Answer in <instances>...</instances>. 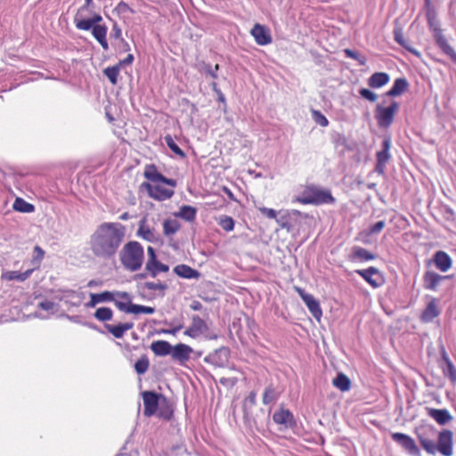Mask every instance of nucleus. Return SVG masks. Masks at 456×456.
Listing matches in <instances>:
<instances>
[{
	"mask_svg": "<svg viewBox=\"0 0 456 456\" xmlns=\"http://www.w3.org/2000/svg\"><path fill=\"white\" fill-rule=\"evenodd\" d=\"M332 384L335 387L339 389L342 392L348 391L351 387V381L349 378L344 374L339 372L337 377L332 380Z\"/></svg>",
	"mask_w": 456,
	"mask_h": 456,
	"instance_id": "nucleus-37",
	"label": "nucleus"
},
{
	"mask_svg": "<svg viewBox=\"0 0 456 456\" xmlns=\"http://www.w3.org/2000/svg\"><path fill=\"white\" fill-rule=\"evenodd\" d=\"M119 259L124 268L130 272L141 269L144 260V250L138 241L126 243L119 252Z\"/></svg>",
	"mask_w": 456,
	"mask_h": 456,
	"instance_id": "nucleus-3",
	"label": "nucleus"
},
{
	"mask_svg": "<svg viewBox=\"0 0 456 456\" xmlns=\"http://www.w3.org/2000/svg\"><path fill=\"white\" fill-rule=\"evenodd\" d=\"M136 235L148 242H158L160 239V234L155 227L154 220H148L143 217L139 222Z\"/></svg>",
	"mask_w": 456,
	"mask_h": 456,
	"instance_id": "nucleus-7",
	"label": "nucleus"
},
{
	"mask_svg": "<svg viewBox=\"0 0 456 456\" xmlns=\"http://www.w3.org/2000/svg\"><path fill=\"white\" fill-rule=\"evenodd\" d=\"M298 292L302 300L306 305L308 310L311 312L314 317L320 318L322 313L319 302L311 294L305 293L301 289H298Z\"/></svg>",
	"mask_w": 456,
	"mask_h": 456,
	"instance_id": "nucleus-27",
	"label": "nucleus"
},
{
	"mask_svg": "<svg viewBox=\"0 0 456 456\" xmlns=\"http://www.w3.org/2000/svg\"><path fill=\"white\" fill-rule=\"evenodd\" d=\"M394 39L395 41L399 44L401 46L408 50L410 53H412L414 54H419L418 51L411 47L409 40H407L404 36L403 29L399 27L395 28L394 29Z\"/></svg>",
	"mask_w": 456,
	"mask_h": 456,
	"instance_id": "nucleus-36",
	"label": "nucleus"
},
{
	"mask_svg": "<svg viewBox=\"0 0 456 456\" xmlns=\"http://www.w3.org/2000/svg\"><path fill=\"white\" fill-rule=\"evenodd\" d=\"M142 185L147 189L151 198L159 201L168 200L172 198L175 193L173 190L167 189L161 185H152L149 183H143Z\"/></svg>",
	"mask_w": 456,
	"mask_h": 456,
	"instance_id": "nucleus-11",
	"label": "nucleus"
},
{
	"mask_svg": "<svg viewBox=\"0 0 456 456\" xmlns=\"http://www.w3.org/2000/svg\"><path fill=\"white\" fill-rule=\"evenodd\" d=\"M376 256L364 248L354 246L348 256V260L353 263H362L374 260Z\"/></svg>",
	"mask_w": 456,
	"mask_h": 456,
	"instance_id": "nucleus-21",
	"label": "nucleus"
},
{
	"mask_svg": "<svg viewBox=\"0 0 456 456\" xmlns=\"http://www.w3.org/2000/svg\"><path fill=\"white\" fill-rule=\"evenodd\" d=\"M81 12H77L75 16L74 22L77 28L80 30H93L94 24L91 20V19H82L80 18Z\"/></svg>",
	"mask_w": 456,
	"mask_h": 456,
	"instance_id": "nucleus-42",
	"label": "nucleus"
},
{
	"mask_svg": "<svg viewBox=\"0 0 456 456\" xmlns=\"http://www.w3.org/2000/svg\"><path fill=\"white\" fill-rule=\"evenodd\" d=\"M174 272L182 278L185 279H198L200 276L199 271L190 267L186 265H178L174 268Z\"/></svg>",
	"mask_w": 456,
	"mask_h": 456,
	"instance_id": "nucleus-31",
	"label": "nucleus"
},
{
	"mask_svg": "<svg viewBox=\"0 0 456 456\" xmlns=\"http://www.w3.org/2000/svg\"><path fill=\"white\" fill-rule=\"evenodd\" d=\"M81 12H77L75 16L74 22L77 28L80 30H93L94 24L91 20V19H82L80 18Z\"/></svg>",
	"mask_w": 456,
	"mask_h": 456,
	"instance_id": "nucleus-41",
	"label": "nucleus"
},
{
	"mask_svg": "<svg viewBox=\"0 0 456 456\" xmlns=\"http://www.w3.org/2000/svg\"><path fill=\"white\" fill-rule=\"evenodd\" d=\"M125 236V228L119 223H103L90 237V248L100 258L109 259L116 255Z\"/></svg>",
	"mask_w": 456,
	"mask_h": 456,
	"instance_id": "nucleus-1",
	"label": "nucleus"
},
{
	"mask_svg": "<svg viewBox=\"0 0 456 456\" xmlns=\"http://www.w3.org/2000/svg\"><path fill=\"white\" fill-rule=\"evenodd\" d=\"M99 304L106 303V302H114L116 305L117 302H125L130 304V294L126 291H103L102 293L95 294Z\"/></svg>",
	"mask_w": 456,
	"mask_h": 456,
	"instance_id": "nucleus-10",
	"label": "nucleus"
},
{
	"mask_svg": "<svg viewBox=\"0 0 456 456\" xmlns=\"http://www.w3.org/2000/svg\"><path fill=\"white\" fill-rule=\"evenodd\" d=\"M165 142L167 147L177 156L183 159L186 157L184 151L177 145L173 137L170 134H167L164 137Z\"/></svg>",
	"mask_w": 456,
	"mask_h": 456,
	"instance_id": "nucleus-44",
	"label": "nucleus"
},
{
	"mask_svg": "<svg viewBox=\"0 0 456 456\" xmlns=\"http://www.w3.org/2000/svg\"><path fill=\"white\" fill-rule=\"evenodd\" d=\"M147 252H148V260L147 262H153L155 259H157V256H156V253H155V250L152 247H148L147 248Z\"/></svg>",
	"mask_w": 456,
	"mask_h": 456,
	"instance_id": "nucleus-61",
	"label": "nucleus"
},
{
	"mask_svg": "<svg viewBox=\"0 0 456 456\" xmlns=\"http://www.w3.org/2000/svg\"><path fill=\"white\" fill-rule=\"evenodd\" d=\"M184 335L196 338L204 335L205 338L213 340L217 338V335L209 330L207 322L199 315L191 317V326L184 331Z\"/></svg>",
	"mask_w": 456,
	"mask_h": 456,
	"instance_id": "nucleus-5",
	"label": "nucleus"
},
{
	"mask_svg": "<svg viewBox=\"0 0 456 456\" xmlns=\"http://www.w3.org/2000/svg\"><path fill=\"white\" fill-rule=\"evenodd\" d=\"M359 94H360V95L362 98H364V99H366V100H368V101H370L371 102H376L377 98H378V96H377V94L375 93H373L372 91H370V90H369L367 88L360 89L359 90Z\"/></svg>",
	"mask_w": 456,
	"mask_h": 456,
	"instance_id": "nucleus-54",
	"label": "nucleus"
},
{
	"mask_svg": "<svg viewBox=\"0 0 456 456\" xmlns=\"http://www.w3.org/2000/svg\"><path fill=\"white\" fill-rule=\"evenodd\" d=\"M144 176L147 180L153 183L161 182L172 187H175L176 185L175 180L165 177L157 170L154 165H149L146 167L144 171Z\"/></svg>",
	"mask_w": 456,
	"mask_h": 456,
	"instance_id": "nucleus-19",
	"label": "nucleus"
},
{
	"mask_svg": "<svg viewBox=\"0 0 456 456\" xmlns=\"http://www.w3.org/2000/svg\"><path fill=\"white\" fill-rule=\"evenodd\" d=\"M435 38L439 48L448 56H450L451 60L456 64V52L454 49L449 45L445 37L442 34V30L440 28L435 29Z\"/></svg>",
	"mask_w": 456,
	"mask_h": 456,
	"instance_id": "nucleus-24",
	"label": "nucleus"
},
{
	"mask_svg": "<svg viewBox=\"0 0 456 456\" xmlns=\"http://www.w3.org/2000/svg\"><path fill=\"white\" fill-rule=\"evenodd\" d=\"M197 209L191 206L183 205L179 211L175 213L176 217H180L187 222H192L196 218Z\"/></svg>",
	"mask_w": 456,
	"mask_h": 456,
	"instance_id": "nucleus-35",
	"label": "nucleus"
},
{
	"mask_svg": "<svg viewBox=\"0 0 456 456\" xmlns=\"http://www.w3.org/2000/svg\"><path fill=\"white\" fill-rule=\"evenodd\" d=\"M13 209L20 213H31L35 210V208L23 199L17 198L13 203Z\"/></svg>",
	"mask_w": 456,
	"mask_h": 456,
	"instance_id": "nucleus-40",
	"label": "nucleus"
},
{
	"mask_svg": "<svg viewBox=\"0 0 456 456\" xmlns=\"http://www.w3.org/2000/svg\"><path fill=\"white\" fill-rule=\"evenodd\" d=\"M181 228L180 223L175 219H166L163 223V232L166 236H171Z\"/></svg>",
	"mask_w": 456,
	"mask_h": 456,
	"instance_id": "nucleus-39",
	"label": "nucleus"
},
{
	"mask_svg": "<svg viewBox=\"0 0 456 456\" xmlns=\"http://www.w3.org/2000/svg\"><path fill=\"white\" fill-rule=\"evenodd\" d=\"M344 53H345V55L347 58H351V59L356 60L359 62V64H361V65H364L365 62H366V59L364 57L361 56L355 51H353L351 49L346 48V49L344 50Z\"/></svg>",
	"mask_w": 456,
	"mask_h": 456,
	"instance_id": "nucleus-53",
	"label": "nucleus"
},
{
	"mask_svg": "<svg viewBox=\"0 0 456 456\" xmlns=\"http://www.w3.org/2000/svg\"><path fill=\"white\" fill-rule=\"evenodd\" d=\"M145 269L148 271L150 275L154 278L159 273L168 272L169 266L160 263L158 259H155L153 262H146Z\"/></svg>",
	"mask_w": 456,
	"mask_h": 456,
	"instance_id": "nucleus-33",
	"label": "nucleus"
},
{
	"mask_svg": "<svg viewBox=\"0 0 456 456\" xmlns=\"http://www.w3.org/2000/svg\"><path fill=\"white\" fill-rule=\"evenodd\" d=\"M297 201L302 204H325L334 203L335 199L328 190H322L318 188H310L309 191L305 193L302 197H298Z\"/></svg>",
	"mask_w": 456,
	"mask_h": 456,
	"instance_id": "nucleus-4",
	"label": "nucleus"
},
{
	"mask_svg": "<svg viewBox=\"0 0 456 456\" xmlns=\"http://www.w3.org/2000/svg\"><path fill=\"white\" fill-rule=\"evenodd\" d=\"M142 289H146L149 290H159L160 291V295L163 297L165 295V291L167 289V285L165 282H153L147 281L142 286Z\"/></svg>",
	"mask_w": 456,
	"mask_h": 456,
	"instance_id": "nucleus-46",
	"label": "nucleus"
},
{
	"mask_svg": "<svg viewBox=\"0 0 456 456\" xmlns=\"http://www.w3.org/2000/svg\"><path fill=\"white\" fill-rule=\"evenodd\" d=\"M277 394L273 387L269 386L265 389L263 395V403L267 405L271 403H273L277 400Z\"/></svg>",
	"mask_w": 456,
	"mask_h": 456,
	"instance_id": "nucleus-47",
	"label": "nucleus"
},
{
	"mask_svg": "<svg viewBox=\"0 0 456 456\" xmlns=\"http://www.w3.org/2000/svg\"><path fill=\"white\" fill-rule=\"evenodd\" d=\"M192 352L193 349L190 346L179 343L175 346H172L171 357L180 364H184L191 358Z\"/></svg>",
	"mask_w": 456,
	"mask_h": 456,
	"instance_id": "nucleus-17",
	"label": "nucleus"
},
{
	"mask_svg": "<svg viewBox=\"0 0 456 456\" xmlns=\"http://www.w3.org/2000/svg\"><path fill=\"white\" fill-rule=\"evenodd\" d=\"M438 304L439 300L437 298H431L421 314L420 319L423 322H431L441 314V309L439 308Z\"/></svg>",
	"mask_w": 456,
	"mask_h": 456,
	"instance_id": "nucleus-23",
	"label": "nucleus"
},
{
	"mask_svg": "<svg viewBox=\"0 0 456 456\" xmlns=\"http://www.w3.org/2000/svg\"><path fill=\"white\" fill-rule=\"evenodd\" d=\"M149 359L146 355H142L135 363L134 370L135 371L142 375L144 374L149 369Z\"/></svg>",
	"mask_w": 456,
	"mask_h": 456,
	"instance_id": "nucleus-48",
	"label": "nucleus"
},
{
	"mask_svg": "<svg viewBox=\"0 0 456 456\" xmlns=\"http://www.w3.org/2000/svg\"><path fill=\"white\" fill-rule=\"evenodd\" d=\"M34 252L36 254L35 258L39 261L42 260V258L44 257L45 252L39 246H36L34 248Z\"/></svg>",
	"mask_w": 456,
	"mask_h": 456,
	"instance_id": "nucleus-62",
	"label": "nucleus"
},
{
	"mask_svg": "<svg viewBox=\"0 0 456 456\" xmlns=\"http://www.w3.org/2000/svg\"><path fill=\"white\" fill-rule=\"evenodd\" d=\"M151 349L156 356L171 355L172 346L166 340H157L151 344Z\"/></svg>",
	"mask_w": 456,
	"mask_h": 456,
	"instance_id": "nucleus-28",
	"label": "nucleus"
},
{
	"mask_svg": "<svg viewBox=\"0 0 456 456\" xmlns=\"http://www.w3.org/2000/svg\"><path fill=\"white\" fill-rule=\"evenodd\" d=\"M90 19L94 25H99L98 23L102 20V17L99 13H94Z\"/></svg>",
	"mask_w": 456,
	"mask_h": 456,
	"instance_id": "nucleus-64",
	"label": "nucleus"
},
{
	"mask_svg": "<svg viewBox=\"0 0 456 456\" xmlns=\"http://www.w3.org/2000/svg\"><path fill=\"white\" fill-rule=\"evenodd\" d=\"M432 261L436 269L442 273L447 272L452 265V257L443 250L436 251L433 256Z\"/></svg>",
	"mask_w": 456,
	"mask_h": 456,
	"instance_id": "nucleus-22",
	"label": "nucleus"
},
{
	"mask_svg": "<svg viewBox=\"0 0 456 456\" xmlns=\"http://www.w3.org/2000/svg\"><path fill=\"white\" fill-rule=\"evenodd\" d=\"M426 411L427 414L441 426H444L453 419L452 415L447 409L426 407Z\"/></svg>",
	"mask_w": 456,
	"mask_h": 456,
	"instance_id": "nucleus-20",
	"label": "nucleus"
},
{
	"mask_svg": "<svg viewBox=\"0 0 456 456\" xmlns=\"http://www.w3.org/2000/svg\"><path fill=\"white\" fill-rule=\"evenodd\" d=\"M134 327L133 322L119 323L118 325L106 324L105 328L112 334L116 338H121L125 332L131 330Z\"/></svg>",
	"mask_w": 456,
	"mask_h": 456,
	"instance_id": "nucleus-30",
	"label": "nucleus"
},
{
	"mask_svg": "<svg viewBox=\"0 0 456 456\" xmlns=\"http://www.w3.org/2000/svg\"><path fill=\"white\" fill-rule=\"evenodd\" d=\"M219 69V65L216 64L215 66V69H212V67L210 65H207L206 68H205V71L206 73H208L211 77L213 78H216L217 77V74H216V70H218Z\"/></svg>",
	"mask_w": 456,
	"mask_h": 456,
	"instance_id": "nucleus-59",
	"label": "nucleus"
},
{
	"mask_svg": "<svg viewBox=\"0 0 456 456\" xmlns=\"http://www.w3.org/2000/svg\"><path fill=\"white\" fill-rule=\"evenodd\" d=\"M398 110L399 103L395 101H393L387 107H382L378 104L375 110V118L377 119L379 126L385 128L390 126Z\"/></svg>",
	"mask_w": 456,
	"mask_h": 456,
	"instance_id": "nucleus-6",
	"label": "nucleus"
},
{
	"mask_svg": "<svg viewBox=\"0 0 456 456\" xmlns=\"http://www.w3.org/2000/svg\"><path fill=\"white\" fill-rule=\"evenodd\" d=\"M442 357L443 360L446 363V368L444 369L443 372L444 374L449 378L451 382L456 384V368L452 362L450 360L447 353L444 351V349L442 352Z\"/></svg>",
	"mask_w": 456,
	"mask_h": 456,
	"instance_id": "nucleus-34",
	"label": "nucleus"
},
{
	"mask_svg": "<svg viewBox=\"0 0 456 456\" xmlns=\"http://www.w3.org/2000/svg\"><path fill=\"white\" fill-rule=\"evenodd\" d=\"M391 437L394 442L399 444L408 454L411 456H420L421 452L417 446L414 439L403 433H392Z\"/></svg>",
	"mask_w": 456,
	"mask_h": 456,
	"instance_id": "nucleus-8",
	"label": "nucleus"
},
{
	"mask_svg": "<svg viewBox=\"0 0 456 456\" xmlns=\"http://www.w3.org/2000/svg\"><path fill=\"white\" fill-rule=\"evenodd\" d=\"M385 227V221H379L369 228V234L379 233Z\"/></svg>",
	"mask_w": 456,
	"mask_h": 456,
	"instance_id": "nucleus-56",
	"label": "nucleus"
},
{
	"mask_svg": "<svg viewBox=\"0 0 456 456\" xmlns=\"http://www.w3.org/2000/svg\"><path fill=\"white\" fill-rule=\"evenodd\" d=\"M389 82V75L386 72H376L372 74L369 80L368 85L372 88H379Z\"/></svg>",
	"mask_w": 456,
	"mask_h": 456,
	"instance_id": "nucleus-32",
	"label": "nucleus"
},
{
	"mask_svg": "<svg viewBox=\"0 0 456 456\" xmlns=\"http://www.w3.org/2000/svg\"><path fill=\"white\" fill-rule=\"evenodd\" d=\"M142 395L144 404L143 414L147 417L154 415L158 410L160 395L151 391H145Z\"/></svg>",
	"mask_w": 456,
	"mask_h": 456,
	"instance_id": "nucleus-12",
	"label": "nucleus"
},
{
	"mask_svg": "<svg viewBox=\"0 0 456 456\" xmlns=\"http://www.w3.org/2000/svg\"><path fill=\"white\" fill-rule=\"evenodd\" d=\"M218 224L225 232H231L234 229V221L231 216H220Z\"/></svg>",
	"mask_w": 456,
	"mask_h": 456,
	"instance_id": "nucleus-49",
	"label": "nucleus"
},
{
	"mask_svg": "<svg viewBox=\"0 0 456 456\" xmlns=\"http://www.w3.org/2000/svg\"><path fill=\"white\" fill-rule=\"evenodd\" d=\"M38 307L44 311L48 312L49 314H54L57 311V305L55 303L44 300L38 304Z\"/></svg>",
	"mask_w": 456,
	"mask_h": 456,
	"instance_id": "nucleus-52",
	"label": "nucleus"
},
{
	"mask_svg": "<svg viewBox=\"0 0 456 456\" xmlns=\"http://www.w3.org/2000/svg\"><path fill=\"white\" fill-rule=\"evenodd\" d=\"M250 34L254 37L256 43L259 45H266L272 43V36L269 29L258 23L255 24L251 28Z\"/></svg>",
	"mask_w": 456,
	"mask_h": 456,
	"instance_id": "nucleus-18",
	"label": "nucleus"
},
{
	"mask_svg": "<svg viewBox=\"0 0 456 456\" xmlns=\"http://www.w3.org/2000/svg\"><path fill=\"white\" fill-rule=\"evenodd\" d=\"M61 292L60 300L73 306L80 305L85 298L84 293L76 290L65 289Z\"/></svg>",
	"mask_w": 456,
	"mask_h": 456,
	"instance_id": "nucleus-26",
	"label": "nucleus"
},
{
	"mask_svg": "<svg viewBox=\"0 0 456 456\" xmlns=\"http://www.w3.org/2000/svg\"><path fill=\"white\" fill-rule=\"evenodd\" d=\"M117 308L124 313L126 314H151L155 312L154 307L151 306H145L141 305H134L132 303V298L130 297V304L126 301L125 302H117L116 303Z\"/></svg>",
	"mask_w": 456,
	"mask_h": 456,
	"instance_id": "nucleus-13",
	"label": "nucleus"
},
{
	"mask_svg": "<svg viewBox=\"0 0 456 456\" xmlns=\"http://www.w3.org/2000/svg\"><path fill=\"white\" fill-rule=\"evenodd\" d=\"M134 55L130 53L124 60L120 61L118 65H119V67L122 65H129L134 61Z\"/></svg>",
	"mask_w": 456,
	"mask_h": 456,
	"instance_id": "nucleus-63",
	"label": "nucleus"
},
{
	"mask_svg": "<svg viewBox=\"0 0 456 456\" xmlns=\"http://www.w3.org/2000/svg\"><path fill=\"white\" fill-rule=\"evenodd\" d=\"M33 270H27L23 273H19L17 271H9L3 274V278L7 281H14L17 280L19 281H26L32 273Z\"/></svg>",
	"mask_w": 456,
	"mask_h": 456,
	"instance_id": "nucleus-38",
	"label": "nucleus"
},
{
	"mask_svg": "<svg viewBox=\"0 0 456 456\" xmlns=\"http://www.w3.org/2000/svg\"><path fill=\"white\" fill-rule=\"evenodd\" d=\"M355 273L364 279L372 288H378L383 282L382 276L376 267L370 266L367 269L356 270Z\"/></svg>",
	"mask_w": 456,
	"mask_h": 456,
	"instance_id": "nucleus-14",
	"label": "nucleus"
},
{
	"mask_svg": "<svg viewBox=\"0 0 456 456\" xmlns=\"http://www.w3.org/2000/svg\"><path fill=\"white\" fill-rule=\"evenodd\" d=\"M273 421L283 427V428H292L296 426V420L292 412L288 409L281 408L275 411L273 416Z\"/></svg>",
	"mask_w": 456,
	"mask_h": 456,
	"instance_id": "nucleus-15",
	"label": "nucleus"
},
{
	"mask_svg": "<svg viewBox=\"0 0 456 456\" xmlns=\"http://www.w3.org/2000/svg\"><path fill=\"white\" fill-rule=\"evenodd\" d=\"M115 10L119 13V14H125L126 12H134V11L130 8V6L125 3V2H120L115 8Z\"/></svg>",
	"mask_w": 456,
	"mask_h": 456,
	"instance_id": "nucleus-57",
	"label": "nucleus"
},
{
	"mask_svg": "<svg viewBox=\"0 0 456 456\" xmlns=\"http://www.w3.org/2000/svg\"><path fill=\"white\" fill-rule=\"evenodd\" d=\"M119 65H115L104 69L103 73L112 85H116L118 82V76L119 74Z\"/></svg>",
	"mask_w": 456,
	"mask_h": 456,
	"instance_id": "nucleus-45",
	"label": "nucleus"
},
{
	"mask_svg": "<svg viewBox=\"0 0 456 456\" xmlns=\"http://www.w3.org/2000/svg\"><path fill=\"white\" fill-rule=\"evenodd\" d=\"M297 216L307 218L309 216L307 214H303L298 210L293 209L290 211H286L285 214L276 217L275 221L281 228L286 229L288 232H289L292 226L289 220L291 218H297Z\"/></svg>",
	"mask_w": 456,
	"mask_h": 456,
	"instance_id": "nucleus-25",
	"label": "nucleus"
},
{
	"mask_svg": "<svg viewBox=\"0 0 456 456\" xmlns=\"http://www.w3.org/2000/svg\"><path fill=\"white\" fill-rule=\"evenodd\" d=\"M94 316L100 322H107L112 319L113 312L110 307H100L94 312Z\"/></svg>",
	"mask_w": 456,
	"mask_h": 456,
	"instance_id": "nucleus-43",
	"label": "nucleus"
},
{
	"mask_svg": "<svg viewBox=\"0 0 456 456\" xmlns=\"http://www.w3.org/2000/svg\"><path fill=\"white\" fill-rule=\"evenodd\" d=\"M390 147V138H385L382 142V150L378 151L376 154L377 164L375 170L380 175L384 174L386 165L391 158V155L389 153Z\"/></svg>",
	"mask_w": 456,
	"mask_h": 456,
	"instance_id": "nucleus-9",
	"label": "nucleus"
},
{
	"mask_svg": "<svg viewBox=\"0 0 456 456\" xmlns=\"http://www.w3.org/2000/svg\"><path fill=\"white\" fill-rule=\"evenodd\" d=\"M98 304H99V302L95 296V293H91L90 294V301L86 304V306L88 308H93V307H95V305Z\"/></svg>",
	"mask_w": 456,
	"mask_h": 456,
	"instance_id": "nucleus-60",
	"label": "nucleus"
},
{
	"mask_svg": "<svg viewBox=\"0 0 456 456\" xmlns=\"http://www.w3.org/2000/svg\"><path fill=\"white\" fill-rule=\"evenodd\" d=\"M107 27L105 25H94L92 30V34L94 37L99 41L102 39L103 41V38L107 36Z\"/></svg>",
	"mask_w": 456,
	"mask_h": 456,
	"instance_id": "nucleus-50",
	"label": "nucleus"
},
{
	"mask_svg": "<svg viewBox=\"0 0 456 456\" xmlns=\"http://www.w3.org/2000/svg\"><path fill=\"white\" fill-rule=\"evenodd\" d=\"M415 434L420 446L428 454L453 455V432L452 430L442 429L436 434V429L433 426H423L417 428Z\"/></svg>",
	"mask_w": 456,
	"mask_h": 456,
	"instance_id": "nucleus-2",
	"label": "nucleus"
},
{
	"mask_svg": "<svg viewBox=\"0 0 456 456\" xmlns=\"http://www.w3.org/2000/svg\"><path fill=\"white\" fill-rule=\"evenodd\" d=\"M258 210L262 215L266 216L269 219H276L277 217V212L273 208H268L265 207H259Z\"/></svg>",
	"mask_w": 456,
	"mask_h": 456,
	"instance_id": "nucleus-55",
	"label": "nucleus"
},
{
	"mask_svg": "<svg viewBox=\"0 0 456 456\" xmlns=\"http://www.w3.org/2000/svg\"><path fill=\"white\" fill-rule=\"evenodd\" d=\"M110 36L116 39H121L122 30L117 23H114Z\"/></svg>",
	"mask_w": 456,
	"mask_h": 456,
	"instance_id": "nucleus-58",
	"label": "nucleus"
},
{
	"mask_svg": "<svg viewBox=\"0 0 456 456\" xmlns=\"http://www.w3.org/2000/svg\"><path fill=\"white\" fill-rule=\"evenodd\" d=\"M450 278L449 275H441L434 271H427L423 275V287L428 290L436 291L439 284Z\"/></svg>",
	"mask_w": 456,
	"mask_h": 456,
	"instance_id": "nucleus-16",
	"label": "nucleus"
},
{
	"mask_svg": "<svg viewBox=\"0 0 456 456\" xmlns=\"http://www.w3.org/2000/svg\"><path fill=\"white\" fill-rule=\"evenodd\" d=\"M312 117L314 122L318 125H320L322 127H326L329 126V120L319 110H312Z\"/></svg>",
	"mask_w": 456,
	"mask_h": 456,
	"instance_id": "nucleus-51",
	"label": "nucleus"
},
{
	"mask_svg": "<svg viewBox=\"0 0 456 456\" xmlns=\"http://www.w3.org/2000/svg\"><path fill=\"white\" fill-rule=\"evenodd\" d=\"M409 87V83L406 78L399 77L396 78L393 84V86L387 92V96H399L404 93Z\"/></svg>",
	"mask_w": 456,
	"mask_h": 456,
	"instance_id": "nucleus-29",
	"label": "nucleus"
}]
</instances>
